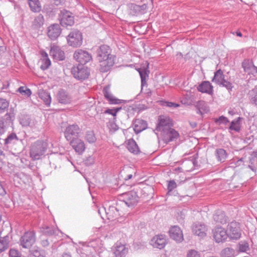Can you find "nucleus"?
<instances>
[{
  "label": "nucleus",
  "mask_w": 257,
  "mask_h": 257,
  "mask_svg": "<svg viewBox=\"0 0 257 257\" xmlns=\"http://www.w3.org/2000/svg\"><path fill=\"white\" fill-rule=\"evenodd\" d=\"M177 184L174 180L168 181L167 188L168 190L167 194L171 195V192L177 187Z\"/></svg>",
  "instance_id": "a18cd8bd"
},
{
  "label": "nucleus",
  "mask_w": 257,
  "mask_h": 257,
  "mask_svg": "<svg viewBox=\"0 0 257 257\" xmlns=\"http://www.w3.org/2000/svg\"><path fill=\"white\" fill-rule=\"evenodd\" d=\"M10 257H21L20 252L16 249L11 248L9 251Z\"/></svg>",
  "instance_id": "603ef678"
},
{
  "label": "nucleus",
  "mask_w": 257,
  "mask_h": 257,
  "mask_svg": "<svg viewBox=\"0 0 257 257\" xmlns=\"http://www.w3.org/2000/svg\"><path fill=\"white\" fill-rule=\"evenodd\" d=\"M121 109V107H116L114 108H108L104 111V113L112 115L113 116H115L117 112Z\"/></svg>",
  "instance_id": "09e8293b"
},
{
  "label": "nucleus",
  "mask_w": 257,
  "mask_h": 257,
  "mask_svg": "<svg viewBox=\"0 0 257 257\" xmlns=\"http://www.w3.org/2000/svg\"><path fill=\"white\" fill-rule=\"evenodd\" d=\"M6 131V125L4 122V118H0V135L3 134Z\"/></svg>",
  "instance_id": "4d7b16f0"
},
{
  "label": "nucleus",
  "mask_w": 257,
  "mask_h": 257,
  "mask_svg": "<svg viewBox=\"0 0 257 257\" xmlns=\"http://www.w3.org/2000/svg\"><path fill=\"white\" fill-rule=\"evenodd\" d=\"M81 130L76 124L68 126L65 132V137L68 141L73 139H78L80 137Z\"/></svg>",
  "instance_id": "1a4fd4ad"
},
{
  "label": "nucleus",
  "mask_w": 257,
  "mask_h": 257,
  "mask_svg": "<svg viewBox=\"0 0 257 257\" xmlns=\"http://www.w3.org/2000/svg\"><path fill=\"white\" fill-rule=\"evenodd\" d=\"M42 245L43 246H47L49 245V242L48 240H43L42 241Z\"/></svg>",
  "instance_id": "338daca9"
},
{
  "label": "nucleus",
  "mask_w": 257,
  "mask_h": 257,
  "mask_svg": "<svg viewBox=\"0 0 257 257\" xmlns=\"http://www.w3.org/2000/svg\"><path fill=\"white\" fill-rule=\"evenodd\" d=\"M44 23V18L43 16L40 14L37 17L35 18L34 21V25L37 27H40Z\"/></svg>",
  "instance_id": "a19ab883"
},
{
  "label": "nucleus",
  "mask_w": 257,
  "mask_h": 257,
  "mask_svg": "<svg viewBox=\"0 0 257 257\" xmlns=\"http://www.w3.org/2000/svg\"><path fill=\"white\" fill-rule=\"evenodd\" d=\"M170 237L177 242H181L183 239V234L182 230L178 226H174L169 230Z\"/></svg>",
  "instance_id": "2eb2a0df"
},
{
  "label": "nucleus",
  "mask_w": 257,
  "mask_h": 257,
  "mask_svg": "<svg viewBox=\"0 0 257 257\" xmlns=\"http://www.w3.org/2000/svg\"><path fill=\"white\" fill-rule=\"evenodd\" d=\"M18 91L22 94H24L28 97L30 96L32 94L31 90L24 86L20 87L18 90Z\"/></svg>",
  "instance_id": "49530a36"
},
{
  "label": "nucleus",
  "mask_w": 257,
  "mask_h": 257,
  "mask_svg": "<svg viewBox=\"0 0 257 257\" xmlns=\"http://www.w3.org/2000/svg\"><path fill=\"white\" fill-rule=\"evenodd\" d=\"M239 250L240 252H246L249 250L248 243L245 241H241L239 243Z\"/></svg>",
  "instance_id": "37998d69"
},
{
  "label": "nucleus",
  "mask_w": 257,
  "mask_h": 257,
  "mask_svg": "<svg viewBox=\"0 0 257 257\" xmlns=\"http://www.w3.org/2000/svg\"><path fill=\"white\" fill-rule=\"evenodd\" d=\"M102 212H105L107 218L109 220H114L120 215L118 209L113 206H109L107 210L104 207L99 209L98 213L100 215H101Z\"/></svg>",
  "instance_id": "ddd939ff"
},
{
  "label": "nucleus",
  "mask_w": 257,
  "mask_h": 257,
  "mask_svg": "<svg viewBox=\"0 0 257 257\" xmlns=\"http://www.w3.org/2000/svg\"><path fill=\"white\" fill-rule=\"evenodd\" d=\"M42 231L47 235H58L59 233H62L61 231L58 228H52L48 226H44L42 227Z\"/></svg>",
  "instance_id": "2f4dec72"
},
{
  "label": "nucleus",
  "mask_w": 257,
  "mask_h": 257,
  "mask_svg": "<svg viewBox=\"0 0 257 257\" xmlns=\"http://www.w3.org/2000/svg\"><path fill=\"white\" fill-rule=\"evenodd\" d=\"M48 147L47 143L43 141H37L32 144L30 157L33 160H38L45 155Z\"/></svg>",
  "instance_id": "7ed1b4c3"
},
{
  "label": "nucleus",
  "mask_w": 257,
  "mask_h": 257,
  "mask_svg": "<svg viewBox=\"0 0 257 257\" xmlns=\"http://www.w3.org/2000/svg\"><path fill=\"white\" fill-rule=\"evenodd\" d=\"M227 234L231 239H238L241 236L239 224L236 222H231L227 225Z\"/></svg>",
  "instance_id": "6e6552de"
},
{
  "label": "nucleus",
  "mask_w": 257,
  "mask_h": 257,
  "mask_svg": "<svg viewBox=\"0 0 257 257\" xmlns=\"http://www.w3.org/2000/svg\"><path fill=\"white\" fill-rule=\"evenodd\" d=\"M139 72L141 78L142 86H143L146 83V78L147 76V74L145 70H139Z\"/></svg>",
  "instance_id": "864d4df0"
},
{
  "label": "nucleus",
  "mask_w": 257,
  "mask_h": 257,
  "mask_svg": "<svg viewBox=\"0 0 257 257\" xmlns=\"http://www.w3.org/2000/svg\"><path fill=\"white\" fill-rule=\"evenodd\" d=\"M134 131L138 134L147 128V123L143 119H136L134 122Z\"/></svg>",
  "instance_id": "a878e982"
},
{
  "label": "nucleus",
  "mask_w": 257,
  "mask_h": 257,
  "mask_svg": "<svg viewBox=\"0 0 257 257\" xmlns=\"http://www.w3.org/2000/svg\"><path fill=\"white\" fill-rule=\"evenodd\" d=\"M20 242L23 247H30L35 242V233L33 231L26 232L21 238Z\"/></svg>",
  "instance_id": "f8f14e48"
},
{
  "label": "nucleus",
  "mask_w": 257,
  "mask_h": 257,
  "mask_svg": "<svg viewBox=\"0 0 257 257\" xmlns=\"http://www.w3.org/2000/svg\"><path fill=\"white\" fill-rule=\"evenodd\" d=\"M147 8V6L145 4L141 6L135 5L133 6L132 9L136 15H141L146 12Z\"/></svg>",
  "instance_id": "e433bc0d"
},
{
  "label": "nucleus",
  "mask_w": 257,
  "mask_h": 257,
  "mask_svg": "<svg viewBox=\"0 0 257 257\" xmlns=\"http://www.w3.org/2000/svg\"><path fill=\"white\" fill-rule=\"evenodd\" d=\"M195 107L197 109L196 113L201 115L209 111V107L207 102L203 100L198 101L195 105Z\"/></svg>",
  "instance_id": "b1692460"
},
{
  "label": "nucleus",
  "mask_w": 257,
  "mask_h": 257,
  "mask_svg": "<svg viewBox=\"0 0 257 257\" xmlns=\"http://www.w3.org/2000/svg\"><path fill=\"white\" fill-rule=\"evenodd\" d=\"M107 126L109 129V131L111 132H114L118 128L117 125L114 122H109V123L107 125Z\"/></svg>",
  "instance_id": "13d9d810"
},
{
  "label": "nucleus",
  "mask_w": 257,
  "mask_h": 257,
  "mask_svg": "<svg viewBox=\"0 0 257 257\" xmlns=\"http://www.w3.org/2000/svg\"><path fill=\"white\" fill-rule=\"evenodd\" d=\"M22 177L27 178L28 176L23 173H20L15 176L14 181H16L20 178L21 179Z\"/></svg>",
  "instance_id": "680f3d73"
},
{
  "label": "nucleus",
  "mask_w": 257,
  "mask_h": 257,
  "mask_svg": "<svg viewBox=\"0 0 257 257\" xmlns=\"http://www.w3.org/2000/svg\"><path fill=\"white\" fill-rule=\"evenodd\" d=\"M181 101L182 104L187 105H190L192 104V101L189 99L187 96L183 98Z\"/></svg>",
  "instance_id": "bf43d9fd"
},
{
  "label": "nucleus",
  "mask_w": 257,
  "mask_h": 257,
  "mask_svg": "<svg viewBox=\"0 0 257 257\" xmlns=\"http://www.w3.org/2000/svg\"><path fill=\"white\" fill-rule=\"evenodd\" d=\"M159 122L157 126V130L161 132L163 141L168 144L170 142L176 140L179 137L178 133L175 130L171 128L172 121L169 117L165 116H160Z\"/></svg>",
  "instance_id": "f257e3e1"
},
{
  "label": "nucleus",
  "mask_w": 257,
  "mask_h": 257,
  "mask_svg": "<svg viewBox=\"0 0 257 257\" xmlns=\"http://www.w3.org/2000/svg\"><path fill=\"white\" fill-rule=\"evenodd\" d=\"M59 21L63 27L72 26L74 24V17L70 12L63 10L59 14Z\"/></svg>",
  "instance_id": "0eeeda50"
},
{
  "label": "nucleus",
  "mask_w": 257,
  "mask_h": 257,
  "mask_svg": "<svg viewBox=\"0 0 257 257\" xmlns=\"http://www.w3.org/2000/svg\"><path fill=\"white\" fill-rule=\"evenodd\" d=\"M111 51L108 46L101 45L97 50V58L100 63V70L105 72L114 65L115 56L110 54Z\"/></svg>",
  "instance_id": "f03ea898"
},
{
  "label": "nucleus",
  "mask_w": 257,
  "mask_h": 257,
  "mask_svg": "<svg viewBox=\"0 0 257 257\" xmlns=\"http://www.w3.org/2000/svg\"><path fill=\"white\" fill-rule=\"evenodd\" d=\"M220 85L225 87L228 90H231L233 87L232 83L225 80H224L223 82H222V84H220Z\"/></svg>",
  "instance_id": "5fc2aeb1"
},
{
  "label": "nucleus",
  "mask_w": 257,
  "mask_h": 257,
  "mask_svg": "<svg viewBox=\"0 0 257 257\" xmlns=\"http://www.w3.org/2000/svg\"><path fill=\"white\" fill-rule=\"evenodd\" d=\"M126 145L127 150L132 153L138 154L139 153V148L133 139L128 140Z\"/></svg>",
  "instance_id": "c756f323"
},
{
  "label": "nucleus",
  "mask_w": 257,
  "mask_h": 257,
  "mask_svg": "<svg viewBox=\"0 0 257 257\" xmlns=\"http://www.w3.org/2000/svg\"><path fill=\"white\" fill-rule=\"evenodd\" d=\"M41 55L42 56V64L41 66V68L42 70H46L51 65V61L48 58V54L44 51H41Z\"/></svg>",
  "instance_id": "cd10ccee"
},
{
  "label": "nucleus",
  "mask_w": 257,
  "mask_h": 257,
  "mask_svg": "<svg viewBox=\"0 0 257 257\" xmlns=\"http://www.w3.org/2000/svg\"><path fill=\"white\" fill-rule=\"evenodd\" d=\"M257 161V151L253 152V153L251 155L250 157L249 158V165H248V167L253 171H254V168L253 165L254 164L255 162Z\"/></svg>",
  "instance_id": "58836bf2"
},
{
  "label": "nucleus",
  "mask_w": 257,
  "mask_h": 257,
  "mask_svg": "<svg viewBox=\"0 0 257 257\" xmlns=\"http://www.w3.org/2000/svg\"><path fill=\"white\" fill-rule=\"evenodd\" d=\"M215 122L216 123H218L219 124H226L227 122H229L228 119L227 117L224 116H221L218 118H217L215 119Z\"/></svg>",
  "instance_id": "3c124183"
},
{
  "label": "nucleus",
  "mask_w": 257,
  "mask_h": 257,
  "mask_svg": "<svg viewBox=\"0 0 257 257\" xmlns=\"http://www.w3.org/2000/svg\"><path fill=\"white\" fill-rule=\"evenodd\" d=\"M198 91L211 95L213 92V87L209 81L202 82L197 87Z\"/></svg>",
  "instance_id": "5701e85b"
},
{
  "label": "nucleus",
  "mask_w": 257,
  "mask_h": 257,
  "mask_svg": "<svg viewBox=\"0 0 257 257\" xmlns=\"http://www.w3.org/2000/svg\"><path fill=\"white\" fill-rule=\"evenodd\" d=\"M31 10L34 12H39L41 10V6L39 0H28Z\"/></svg>",
  "instance_id": "473e14b6"
},
{
  "label": "nucleus",
  "mask_w": 257,
  "mask_h": 257,
  "mask_svg": "<svg viewBox=\"0 0 257 257\" xmlns=\"http://www.w3.org/2000/svg\"><path fill=\"white\" fill-rule=\"evenodd\" d=\"M82 34L77 30L72 31L67 37L68 45L73 47H80L82 44Z\"/></svg>",
  "instance_id": "20e7f679"
},
{
  "label": "nucleus",
  "mask_w": 257,
  "mask_h": 257,
  "mask_svg": "<svg viewBox=\"0 0 257 257\" xmlns=\"http://www.w3.org/2000/svg\"><path fill=\"white\" fill-rule=\"evenodd\" d=\"M85 140L89 143H93L95 142L96 138L92 131L87 132L85 135Z\"/></svg>",
  "instance_id": "79ce46f5"
},
{
  "label": "nucleus",
  "mask_w": 257,
  "mask_h": 257,
  "mask_svg": "<svg viewBox=\"0 0 257 257\" xmlns=\"http://www.w3.org/2000/svg\"><path fill=\"white\" fill-rule=\"evenodd\" d=\"M122 200L120 203H124L127 207H133L136 205L139 201V197L135 191H130L122 195Z\"/></svg>",
  "instance_id": "39448f33"
},
{
  "label": "nucleus",
  "mask_w": 257,
  "mask_h": 257,
  "mask_svg": "<svg viewBox=\"0 0 257 257\" xmlns=\"http://www.w3.org/2000/svg\"><path fill=\"white\" fill-rule=\"evenodd\" d=\"M162 105L169 107H178L180 104L172 102L164 101L162 103Z\"/></svg>",
  "instance_id": "6e6d98bb"
},
{
  "label": "nucleus",
  "mask_w": 257,
  "mask_h": 257,
  "mask_svg": "<svg viewBox=\"0 0 257 257\" xmlns=\"http://www.w3.org/2000/svg\"><path fill=\"white\" fill-rule=\"evenodd\" d=\"M94 162H95L94 158L92 156H89L86 160L85 163L87 165H91L94 164Z\"/></svg>",
  "instance_id": "052dcab7"
},
{
  "label": "nucleus",
  "mask_w": 257,
  "mask_h": 257,
  "mask_svg": "<svg viewBox=\"0 0 257 257\" xmlns=\"http://www.w3.org/2000/svg\"><path fill=\"white\" fill-rule=\"evenodd\" d=\"M57 98L59 102L63 104L69 103L71 101V97L65 90L61 89L57 94Z\"/></svg>",
  "instance_id": "393cba45"
},
{
  "label": "nucleus",
  "mask_w": 257,
  "mask_h": 257,
  "mask_svg": "<svg viewBox=\"0 0 257 257\" xmlns=\"http://www.w3.org/2000/svg\"><path fill=\"white\" fill-rule=\"evenodd\" d=\"M38 93L39 98L43 100L45 104L48 106H50L51 102L50 94L42 89H39Z\"/></svg>",
  "instance_id": "bb28decb"
},
{
  "label": "nucleus",
  "mask_w": 257,
  "mask_h": 257,
  "mask_svg": "<svg viewBox=\"0 0 257 257\" xmlns=\"http://www.w3.org/2000/svg\"><path fill=\"white\" fill-rule=\"evenodd\" d=\"M213 219L215 221L222 224L227 222V218L224 212L221 210H217L213 215Z\"/></svg>",
  "instance_id": "c85d7f7f"
},
{
  "label": "nucleus",
  "mask_w": 257,
  "mask_h": 257,
  "mask_svg": "<svg viewBox=\"0 0 257 257\" xmlns=\"http://www.w3.org/2000/svg\"><path fill=\"white\" fill-rule=\"evenodd\" d=\"M215 155L218 161L223 162L227 158V153L223 149H217L215 151Z\"/></svg>",
  "instance_id": "72a5a7b5"
},
{
  "label": "nucleus",
  "mask_w": 257,
  "mask_h": 257,
  "mask_svg": "<svg viewBox=\"0 0 257 257\" xmlns=\"http://www.w3.org/2000/svg\"><path fill=\"white\" fill-rule=\"evenodd\" d=\"M103 92L105 98L109 101V103L111 104H120L122 102L123 100L119 99L116 98L111 94L109 90V87L106 86L103 88Z\"/></svg>",
  "instance_id": "aec40b11"
},
{
  "label": "nucleus",
  "mask_w": 257,
  "mask_h": 257,
  "mask_svg": "<svg viewBox=\"0 0 257 257\" xmlns=\"http://www.w3.org/2000/svg\"><path fill=\"white\" fill-rule=\"evenodd\" d=\"M18 140V138L15 133H11L5 139V144H9L15 143L16 141Z\"/></svg>",
  "instance_id": "ea45409f"
},
{
  "label": "nucleus",
  "mask_w": 257,
  "mask_h": 257,
  "mask_svg": "<svg viewBox=\"0 0 257 257\" xmlns=\"http://www.w3.org/2000/svg\"><path fill=\"white\" fill-rule=\"evenodd\" d=\"M224 80V75L223 72L220 69H219L214 73V75L212 79V81L220 85V84L223 82Z\"/></svg>",
  "instance_id": "7c9ffc66"
},
{
  "label": "nucleus",
  "mask_w": 257,
  "mask_h": 257,
  "mask_svg": "<svg viewBox=\"0 0 257 257\" xmlns=\"http://www.w3.org/2000/svg\"><path fill=\"white\" fill-rule=\"evenodd\" d=\"M132 174H129L128 175H127V176H126L125 178H124V180H128L130 179H131L132 178Z\"/></svg>",
  "instance_id": "774afa93"
},
{
  "label": "nucleus",
  "mask_w": 257,
  "mask_h": 257,
  "mask_svg": "<svg viewBox=\"0 0 257 257\" xmlns=\"http://www.w3.org/2000/svg\"><path fill=\"white\" fill-rule=\"evenodd\" d=\"M108 254V251L107 250H103L99 253L98 257H107Z\"/></svg>",
  "instance_id": "e2e57ef3"
},
{
  "label": "nucleus",
  "mask_w": 257,
  "mask_h": 257,
  "mask_svg": "<svg viewBox=\"0 0 257 257\" xmlns=\"http://www.w3.org/2000/svg\"><path fill=\"white\" fill-rule=\"evenodd\" d=\"M113 250L115 255L119 257H124L128 252L125 245L118 242L114 244Z\"/></svg>",
  "instance_id": "412c9836"
},
{
  "label": "nucleus",
  "mask_w": 257,
  "mask_h": 257,
  "mask_svg": "<svg viewBox=\"0 0 257 257\" xmlns=\"http://www.w3.org/2000/svg\"><path fill=\"white\" fill-rule=\"evenodd\" d=\"M192 231L194 234L201 237L206 235V226L204 224L200 222L195 223L193 225Z\"/></svg>",
  "instance_id": "4be33fe9"
},
{
  "label": "nucleus",
  "mask_w": 257,
  "mask_h": 257,
  "mask_svg": "<svg viewBox=\"0 0 257 257\" xmlns=\"http://www.w3.org/2000/svg\"><path fill=\"white\" fill-rule=\"evenodd\" d=\"M61 29L58 24H53L48 28L47 35L52 40H56L60 35Z\"/></svg>",
  "instance_id": "6ab92c4d"
},
{
  "label": "nucleus",
  "mask_w": 257,
  "mask_h": 257,
  "mask_svg": "<svg viewBox=\"0 0 257 257\" xmlns=\"http://www.w3.org/2000/svg\"><path fill=\"white\" fill-rule=\"evenodd\" d=\"M50 55L54 59L57 61H62L65 59V53L61 48L55 45L51 46Z\"/></svg>",
  "instance_id": "a211bd4d"
},
{
  "label": "nucleus",
  "mask_w": 257,
  "mask_h": 257,
  "mask_svg": "<svg viewBox=\"0 0 257 257\" xmlns=\"http://www.w3.org/2000/svg\"><path fill=\"white\" fill-rule=\"evenodd\" d=\"M242 162H244V158H241L238 160H237V161L236 163V166L240 165L241 163Z\"/></svg>",
  "instance_id": "69168bd1"
},
{
  "label": "nucleus",
  "mask_w": 257,
  "mask_h": 257,
  "mask_svg": "<svg viewBox=\"0 0 257 257\" xmlns=\"http://www.w3.org/2000/svg\"><path fill=\"white\" fill-rule=\"evenodd\" d=\"M234 250L230 247H226L223 249L221 252L222 257H233L234 255Z\"/></svg>",
  "instance_id": "4c0bfd02"
},
{
  "label": "nucleus",
  "mask_w": 257,
  "mask_h": 257,
  "mask_svg": "<svg viewBox=\"0 0 257 257\" xmlns=\"http://www.w3.org/2000/svg\"><path fill=\"white\" fill-rule=\"evenodd\" d=\"M167 243V237L164 234H158L154 236L151 240L150 244L154 247L163 249Z\"/></svg>",
  "instance_id": "9b49d317"
},
{
  "label": "nucleus",
  "mask_w": 257,
  "mask_h": 257,
  "mask_svg": "<svg viewBox=\"0 0 257 257\" xmlns=\"http://www.w3.org/2000/svg\"><path fill=\"white\" fill-rule=\"evenodd\" d=\"M242 118L238 117L237 118L232 120L229 127V130H233L236 132H239L240 130L241 120Z\"/></svg>",
  "instance_id": "f704fd0d"
},
{
  "label": "nucleus",
  "mask_w": 257,
  "mask_h": 257,
  "mask_svg": "<svg viewBox=\"0 0 257 257\" xmlns=\"http://www.w3.org/2000/svg\"><path fill=\"white\" fill-rule=\"evenodd\" d=\"M6 194V192L2 184L0 182V195L4 196Z\"/></svg>",
  "instance_id": "0e129e2a"
},
{
  "label": "nucleus",
  "mask_w": 257,
  "mask_h": 257,
  "mask_svg": "<svg viewBox=\"0 0 257 257\" xmlns=\"http://www.w3.org/2000/svg\"><path fill=\"white\" fill-rule=\"evenodd\" d=\"M73 57L76 61L81 64L80 65H84L92 59L91 55L87 51L82 49L77 50L74 52Z\"/></svg>",
  "instance_id": "9d476101"
},
{
  "label": "nucleus",
  "mask_w": 257,
  "mask_h": 257,
  "mask_svg": "<svg viewBox=\"0 0 257 257\" xmlns=\"http://www.w3.org/2000/svg\"><path fill=\"white\" fill-rule=\"evenodd\" d=\"M9 104L6 99L0 98V113L3 112L8 107Z\"/></svg>",
  "instance_id": "c03bdc74"
},
{
  "label": "nucleus",
  "mask_w": 257,
  "mask_h": 257,
  "mask_svg": "<svg viewBox=\"0 0 257 257\" xmlns=\"http://www.w3.org/2000/svg\"><path fill=\"white\" fill-rule=\"evenodd\" d=\"M187 257H201V255L196 250L190 249L187 252Z\"/></svg>",
  "instance_id": "8fccbe9b"
},
{
  "label": "nucleus",
  "mask_w": 257,
  "mask_h": 257,
  "mask_svg": "<svg viewBox=\"0 0 257 257\" xmlns=\"http://www.w3.org/2000/svg\"><path fill=\"white\" fill-rule=\"evenodd\" d=\"M213 234L215 241L218 243L225 241L228 237L226 230L221 226L215 228Z\"/></svg>",
  "instance_id": "4468645a"
},
{
  "label": "nucleus",
  "mask_w": 257,
  "mask_h": 257,
  "mask_svg": "<svg viewBox=\"0 0 257 257\" xmlns=\"http://www.w3.org/2000/svg\"><path fill=\"white\" fill-rule=\"evenodd\" d=\"M250 101L257 106V89H253L250 93Z\"/></svg>",
  "instance_id": "de8ad7c7"
},
{
  "label": "nucleus",
  "mask_w": 257,
  "mask_h": 257,
  "mask_svg": "<svg viewBox=\"0 0 257 257\" xmlns=\"http://www.w3.org/2000/svg\"><path fill=\"white\" fill-rule=\"evenodd\" d=\"M70 145L79 155H82L86 149L84 142L79 138L73 139L70 141Z\"/></svg>",
  "instance_id": "dca6fc26"
},
{
  "label": "nucleus",
  "mask_w": 257,
  "mask_h": 257,
  "mask_svg": "<svg viewBox=\"0 0 257 257\" xmlns=\"http://www.w3.org/2000/svg\"><path fill=\"white\" fill-rule=\"evenodd\" d=\"M244 71L248 75L255 76L257 74V67L255 66L251 60H244L242 63Z\"/></svg>",
  "instance_id": "f3484780"
},
{
  "label": "nucleus",
  "mask_w": 257,
  "mask_h": 257,
  "mask_svg": "<svg viewBox=\"0 0 257 257\" xmlns=\"http://www.w3.org/2000/svg\"><path fill=\"white\" fill-rule=\"evenodd\" d=\"M73 76L78 80H84L89 75V71L84 65L74 66L71 70Z\"/></svg>",
  "instance_id": "423d86ee"
},
{
  "label": "nucleus",
  "mask_w": 257,
  "mask_h": 257,
  "mask_svg": "<svg viewBox=\"0 0 257 257\" xmlns=\"http://www.w3.org/2000/svg\"><path fill=\"white\" fill-rule=\"evenodd\" d=\"M30 252V257H45V252L38 247H34Z\"/></svg>",
  "instance_id": "c9c22d12"
}]
</instances>
